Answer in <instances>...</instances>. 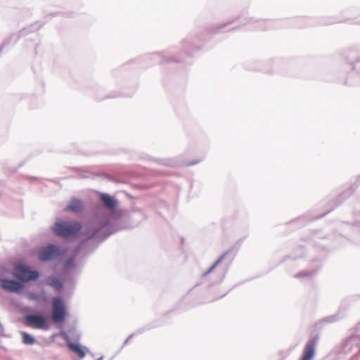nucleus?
<instances>
[{"label": "nucleus", "instance_id": "1", "mask_svg": "<svg viewBox=\"0 0 360 360\" xmlns=\"http://www.w3.org/2000/svg\"><path fill=\"white\" fill-rule=\"evenodd\" d=\"M82 229L80 223L76 221H58L56 222L53 230L56 234L63 238L75 236Z\"/></svg>", "mask_w": 360, "mask_h": 360}, {"label": "nucleus", "instance_id": "2", "mask_svg": "<svg viewBox=\"0 0 360 360\" xmlns=\"http://www.w3.org/2000/svg\"><path fill=\"white\" fill-rule=\"evenodd\" d=\"M52 319L55 323H63L66 316V309L64 302L59 297L52 300Z\"/></svg>", "mask_w": 360, "mask_h": 360}, {"label": "nucleus", "instance_id": "3", "mask_svg": "<svg viewBox=\"0 0 360 360\" xmlns=\"http://www.w3.org/2000/svg\"><path fill=\"white\" fill-rule=\"evenodd\" d=\"M13 276L18 279L26 282L37 279L39 274L35 271L30 270L26 266L19 264L15 267Z\"/></svg>", "mask_w": 360, "mask_h": 360}, {"label": "nucleus", "instance_id": "4", "mask_svg": "<svg viewBox=\"0 0 360 360\" xmlns=\"http://www.w3.org/2000/svg\"><path fill=\"white\" fill-rule=\"evenodd\" d=\"M25 326L37 329H48L46 319L39 315H27L25 317Z\"/></svg>", "mask_w": 360, "mask_h": 360}, {"label": "nucleus", "instance_id": "5", "mask_svg": "<svg viewBox=\"0 0 360 360\" xmlns=\"http://www.w3.org/2000/svg\"><path fill=\"white\" fill-rule=\"evenodd\" d=\"M59 255V249L55 245H49L43 248L39 253V259L46 262L56 258Z\"/></svg>", "mask_w": 360, "mask_h": 360}, {"label": "nucleus", "instance_id": "6", "mask_svg": "<svg viewBox=\"0 0 360 360\" xmlns=\"http://www.w3.org/2000/svg\"><path fill=\"white\" fill-rule=\"evenodd\" d=\"M1 288L9 292H17L21 290L23 285L15 281L0 278Z\"/></svg>", "mask_w": 360, "mask_h": 360}, {"label": "nucleus", "instance_id": "7", "mask_svg": "<svg viewBox=\"0 0 360 360\" xmlns=\"http://www.w3.org/2000/svg\"><path fill=\"white\" fill-rule=\"evenodd\" d=\"M315 346V340L309 341L305 346L301 360H311L314 355Z\"/></svg>", "mask_w": 360, "mask_h": 360}, {"label": "nucleus", "instance_id": "8", "mask_svg": "<svg viewBox=\"0 0 360 360\" xmlns=\"http://www.w3.org/2000/svg\"><path fill=\"white\" fill-rule=\"evenodd\" d=\"M83 210L82 202L78 199L72 198L65 210L71 211L73 212H80Z\"/></svg>", "mask_w": 360, "mask_h": 360}, {"label": "nucleus", "instance_id": "9", "mask_svg": "<svg viewBox=\"0 0 360 360\" xmlns=\"http://www.w3.org/2000/svg\"><path fill=\"white\" fill-rule=\"evenodd\" d=\"M100 199L108 209L113 210L115 208L116 205L115 201L110 195L103 193L101 195Z\"/></svg>", "mask_w": 360, "mask_h": 360}, {"label": "nucleus", "instance_id": "10", "mask_svg": "<svg viewBox=\"0 0 360 360\" xmlns=\"http://www.w3.org/2000/svg\"><path fill=\"white\" fill-rule=\"evenodd\" d=\"M68 346L71 351L76 353L79 357L82 358L85 356V352L80 345L72 342H68Z\"/></svg>", "mask_w": 360, "mask_h": 360}, {"label": "nucleus", "instance_id": "11", "mask_svg": "<svg viewBox=\"0 0 360 360\" xmlns=\"http://www.w3.org/2000/svg\"><path fill=\"white\" fill-rule=\"evenodd\" d=\"M48 284L57 290H59L62 288V283L60 281L55 277L49 278L48 279Z\"/></svg>", "mask_w": 360, "mask_h": 360}, {"label": "nucleus", "instance_id": "12", "mask_svg": "<svg viewBox=\"0 0 360 360\" xmlns=\"http://www.w3.org/2000/svg\"><path fill=\"white\" fill-rule=\"evenodd\" d=\"M21 335L22 337V342L24 344L32 345L34 342V338L32 337L30 334H28L25 332H22Z\"/></svg>", "mask_w": 360, "mask_h": 360}, {"label": "nucleus", "instance_id": "13", "mask_svg": "<svg viewBox=\"0 0 360 360\" xmlns=\"http://www.w3.org/2000/svg\"><path fill=\"white\" fill-rule=\"evenodd\" d=\"M219 262H220V259L216 261L215 263L207 270V274L210 273L217 266V265L219 263Z\"/></svg>", "mask_w": 360, "mask_h": 360}, {"label": "nucleus", "instance_id": "14", "mask_svg": "<svg viewBox=\"0 0 360 360\" xmlns=\"http://www.w3.org/2000/svg\"><path fill=\"white\" fill-rule=\"evenodd\" d=\"M97 360H101V359L100 358V359H98Z\"/></svg>", "mask_w": 360, "mask_h": 360}]
</instances>
